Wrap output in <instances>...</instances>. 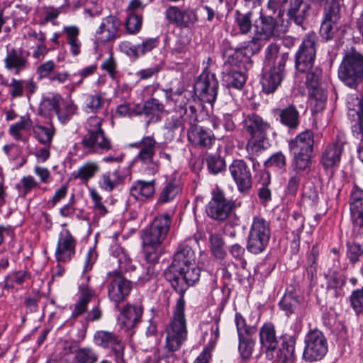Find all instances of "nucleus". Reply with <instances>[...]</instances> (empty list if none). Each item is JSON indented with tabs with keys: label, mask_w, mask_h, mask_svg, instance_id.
Instances as JSON below:
<instances>
[{
	"label": "nucleus",
	"mask_w": 363,
	"mask_h": 363,
	"mask_svg": "<svg viewBox=\"0 0 363 363\" xmlns=\"http://www.w3.org/2000/svg\"><path fill=\"white\" fill-rule=\"evenodd\" d=\"M91 198L94 202L95 211L101 216H105L107 210L102 203V198L94 189H89Z\"/></svg>",
	"instance_id": "nucleus-63"
},
{
	"label": "nucleus",
	"mask_w": 363,
	"mask_h": 363,
	"mask_svg": "<svg viewBox=\"0 0 363 363\" xmlns=\"http://www.w3.org/2000/svg\"><path fill=\"white\" fill-rule=\"evenodd\" d=\"M32 130L35 138L43 144L50 143L55 133L52 125L49 126L35 125L32 127Z\"/></svg>",
	"instance_id": "nucleus-40"
},
{
	"label": "nucleus",
	"mask_w": 363,
	"mask_h": 363,
	"mask_svg": "<svg viewBox=\"0 0 363 363\" xmlns=\"http://www.w3.org/2000/svg\"><path fill=\"white\" fill-rule=\"evenodd\" d=\"M270 235L269 223L262 217L255 216L250 229L247 250L255 255L262 252L268 246Z\"/></svg>",
	"instance_id": "nucleus-8"
},
{
	"label": "nucleus",
	"mask_w": 363,
	"mask_h": 363,
	"mask_svg": "<svg viewBox=\"0 0 363 363\" xmlns=\"http://www.w3.org/2000/svg\"><path fill=\"white\" fill-rule=\"evenodd\" d=\"M121 25V21L116 16H109L103 18L96 33V41L105 43L118 38Z\"/></svg>",
	"instance_id": "nucleus-17"
},
{
	"label": "nucleus",
	"mask_w": 363,
	"mask_h": 363,
	"mask_svg": "<svg viewBox=\"0 0 363 363\" xmlns=\"http://www.w3.org/2000/svg\"><path fill=\"white\" fill-rule=\"evenodd\" d=\"M243 128L250 135V138H264L267 135L269 124L259 116L251 113L245 116L242 121Z\"/></svg>",
	"instance_id": "nucleus-25"
},
{
	"label": "nucleus",
	"mask_w": 363,
	"mask_h": 363,
	"mask_svg": "<svg viewBox=\"0 0 363 363\" xmlns=\"http://www.w3.org/2000/svg\"><path fill=\"white\" fill-rule=\"evenodd\" d=\"M159 45L157 38H150L144 40L140 44L138 45L139 56H143L146 53L152 51Z\"/></svg>",
	"instance_id": "nucleus-62"
},
{
	"label": "nucleus",
	"mask_w": 363,
	"mask_h": 363,
	"mask_svg": "<svg viewBox=\"0 0 363 363\" xmlns=\"http://www.w3.org/2000/svg\"><path fill=\"white\" fill-rule=\"evenodd\" d=\"M180 191V187L175 183H168L162 190L158 201L160 203H167L173 200Z\"/></svg>",
	"instance_id": "nucleus-53"
},
{
	"label": "nucleus",
	"mask_w": 363,
	"mask_h": 363,
	"mask_svg": "<svg viewBox=\"0 0 363 363\" xmlns=\"http://www.w3.org/2000/svg\"><path fill=\"white\" fill-rule=\"evenodd\" d=\"M98 170L99 166L96 163L86 162L79 168L75 178L81 180L90 179Z\"/></svg>",
	"instance_id": "nucleus-54"
},
{
	"label": "nucleus",
	"mask_w": 363,
	"mask_h": 363,
	"mask_svg": "<svg viewBox=\"0 0 363 363\" xmlns=\"http://www.w3.org/2000/svg\"><path fill=\"white\" fill-rule=\"evenodd\" d=\"M266 43L267 41L254 33L253 37L250 40L243 42L240 44V49L244 55L250 57L259 52Z\"/></svg>",
	"instance_id": "nucleus-37"
},
{
	"label": "nucleus",
	"mask_w": 363,
	"mask_h": 363,
	"mask_svg": "<svg viewBox=\"0 0 363 363\" xmlns=\"http://www.w3.org/2000/svg\"><path fill=\"white\" fill-rule=\"evenodd\" d=\"M345 144L344 139L338 137L326 146L321 156L323 167H335L340 163Z\"/></svg>",
	"instance_id": "nucleus-22"
},
{
	"label": "nucleus",
	"mask_w": 363,
	"mask_h": 363,
	"mask_svg": "<svg viewBox=\"0 0 363 363\" xmlns=\"http://www.w3.org/2000/svg\"><path fill=\"white\" fill-rule=\"evenodd\" d=\"M347 108L350 116H357V122L352 126V133L357 139L363 142V95L360 99L353 96L348 97Z\"/></svg>",
	"instance_id": "nucleus-21"
},
{
	"label": "nucleus",
	"mask_w": 363,
	"mask_h": 363,
	"mask_svg": "<svg viewBox=\"0 0 363 363\" xmlns=\"http://www.w3.org/2000/svg\"><path fill=\"white\" fill-rule=\"evenodd\" d=\"M143 313L141 306L127 304L120 311L118 321L121 327L125 330L134 328L140 322Z\"/></svg>",
	"instance_id": "nucleus-23"
},
{
	"label": "nucleus",
	"mask_w": 363,
	"mask_h": 363,
	"mask_svg": "<svg viewBox=\"0 0 363 363\" xmlns=\"http://www.w3.org/2000/svg\"><path fill=\"white\" fill-rule=\"evenodd\" d=\"M218 81L215 74L203 72L194 84V92L199 99L212 104L217 97Z\"/></svg>",
	"instance_id": "nucleus-15"
},
{
	"label": "nucleus",
	"mask_w": 363,
	"mask_h": 363,
	"mask_svg": "<svg viewBox=\"0 0 363 363\" xmlns=\"http://www.w3.org/2000/svg\"><path fill=\"white\" fill-rule=\"evenodd\" d=\"M198 21L199 17L196 11L188 9L182 11L180 26L182 28H191Z\"/></svg>",
	"instance_id": "nucleus-58"
},
{
	"label": "nucleus",
	"mask_w": 363,
	"mask_h": 363,
	"mask_svg": "<svg viewBox=\"0 0 363 363\" xmlns=\"http://www.w3.org/2000/svg\"><path fill=\"white\" fill-rule=\"evenodd\" d=\"M102 118L92 116L86 120L84 128L86 131L82 145L91 152H106L112 147L111 140L106 137L102 128Z\"/></svg>",
	"instance_id": "nucleus-6"
},
{
	"label": "nucleus",
	"mask_w": 363,
	"mask_h": 363,
	"mask_svg": "<svg viewBox=\"0 0 363 363\" xmlns=\"http://www.w3.org/2000/svg\"><path fill=\"white\" fill-rule=\"evenodd\" d=\"M75 359L78 363H95L98 360V355L94 350L84 347L76 352Z\"/></svg>",
	"instance_id": "nucleus-52"
},
{
	"label": "nucleus",
	"mask_w": 363,
	"mask_h": 363,
	"mask_svg": "<svg viewBox=\"0 0 363 363\" xmlns=\"http://www.w3.org/2000/svg\"><path fill=\"white\" fill-rule=\"evenodd\" d=\"M172 224L171 217L162 214L155 218L150 226L143 230L142 239L147 265L143 267L146 276H135L139 284L150 281L159 272L155 264L162 252V243L166 238Z\"/></svg>",
	"instance_id": "nucleus-3"
},
{
	"label": "nucleus",
	"mask_w": 363,
	"mask_h": 363,
	"mask_svg": "<svg viewBox=\"0 0 363 363\" xmlns=\"http://www.w3.org/2000/svg\"><path fill=\"white\" fill-rule=\"evenodd\" d=\"M164 106L156 99L152 98L144 104H138L133 108L135 115H145L149 117L147 123L149 124L160 120V114L162 112Z\"/></svg>",
	"instance_id": "nucleus-26"
},
{
	"label": "nucleus",
	"mask_w": 363,
	"mask_h": 363,
	"mask_svg": "<svg viewBox=\"0 0 363 363\" xmlns=\"http://www.w3.org/2000/svg\"><path fill=\"white\" fill-rule=\"evenodd\" d=\"M104 104V94L89 95L85 102L86 111L89 113H97L103 108Z\"/></svg>",
	"instance_id": "nucleus-44"
},
{
	"label": "nucleus",
	"mask_w": 363,
	"mask_h": 363,
	"mask_svg": "<svg viewBox=\"0 0 363 363\" xmlns=\"http://www.w3.org/2000/svg\"><path fill=\"white\" fill-rule=\"evenodd\" d=\"M213 255L220 259H223L226 252L223 249L224 242L218 234H211L209 237Z\"/></svg>",
	"instance_id": "nucleus-47"
},
{
	"label": "nucleus",
	"mask_w": 363,
	"mask_h": 363,
	"mask_svg": "<svg viewBox=\"0 0 363 363\" xmlns=\"http://www.w3.org/2000/svg\"><path fill=\"white\" fill-rule=\"evenodd\" d=\"M350 211L352 224L363 227V189L354 185L350 196Z\"/></svg>",
	"instance_id": "nucleus-20"
},
{
	"label": "nucleus",
	"mask_w": 363,
	"mask_h": 363,
	"mask_svg": "<svg viewBox=\"0 0 363 363\" xmlns=\"http://www.w3.org/2000/svg\"><path fill=\"white\" fill-rule=\"evenodd\" d=\"M337 75L345 86L357 89L363 82V55L354 50L347 52L339 66Z\"/></svg>",
	"instance_id": "nucleus-7"
},
{
	"label": "nucleus",
	"mask_w": 363,
	"mask_h": 363,
	"mask_svg": "<svg viewBox=\"0 0 363 363\" xmlns=\"http://www.w3.org/2000/svg\"><path fill=\"white\" fill-rule=\"evenodd\" d=\"M143 17L136 13H128L125 26L128 33H138L142 26Z\"/></svg>",
	"instance_id": "nucleus-49"
},
{
	"label": "nucleus",
	"mask_w": 363,
	"mask_h": 363,
	"mask_svg": "<svg viewBox=\"0 0 363 363\" xmlns=\"http://www.w3.org/2000/svg\"><path fill=\"white\" fill-rule=\"evenodd\" d=\"M187 137L189 141L194 145L206 149L210 148L215 142V137L211 130L197 125L189 128Z\"/></svg>",
	"instance_id": "nucleus-27"
},
{
	"label": "nucleus",
	"mask_w": 363,
	"mask_h": 363,
	"mask_svg": "<svg viewBox=\"0 0 363 363\" xmlns=\"http://www.w3.org/2000/svg\"><path fill=\"white\" fill-rule=\"evenodd\" d=\"M261 350L264 354V363H289L294 359L296 337L293 335L283 337L281 347H278V340L274 325L264 323L259 329Z\"/></svg>",
	"instance_id": "nucleus-4"
},
{
	"label": "nucleus",
	"mask_w": 363,
	"mask_h": 363,
	"mask_svg": "<svg viewBox=\"0 0 363 363\" xmlns=\"http://www.w3.org/2000/svg\"><path fill=\"white\" fill-rule=\"evenodd\" d=\"M342 4L343 0H331L325 3L320 35L327 41L333 39L339 29Z\"/></svg>",
	"instance_id": "nucleus-9"
},
{
	"label": "nucleus",
	"mask_w": 363,
	"mask_h": 363,
	"mask_svg": "<svg viewBox=\"0 0 363 363\" xmlns=\"http://www.w3.org/2000/svg\"><path fill=\"white\" fill-rule=\"evenodd\" d=\"M156 145L157 142L152 136L143 137L140 141L130 145L131 147L140 150L136 159L145 164H151L152 166L151 170L152 174L157 171V167L153 164Z\"/></svg>",
	"instance_id": "nucleus-19"
},
{
	"label": "nucleus",
	"mask_w": 363,
	"mask_h": 363,
	"mask_svg": "<svg viewBox=\"0 0 363 363\" xmlns=\"http://www.w3.org/2000/svg\"><path fill=\"white\" fill-rule=\"evenodd\" d=\"M350 304L357 313H363V287L352 292Z\"/></svg>",
	"instance_id": "nucleus-59"
},
{
	"label": "nucleus",
	"mask_w": 363,
	"mask_h": 363,
	"mask_svg": "<svg viewBox=\"0 0 363 363\" xmlns=\"http://www.w3.org/2000/svg\"><path fill=\"white\" fill-rule=\"evenodd\" d=\"M94 296V292L86 286H79V295L74 305L71 316L77 318L87 311V306Z\"/></svg>",
	"instance_id": "nucleus-30"
},
{
	"label": "nucleus",
	"mask_w": 363,
	"mask_h": 363,
	"mask_svg": "<svg viewBox=\"0 0 363 363\" xmlns=\"http://www.w3.org/2000/svg\"><path fill=\"white\" fill-rule=\"evenodd\" d=\"M76 240L67 229H63L57 241L55 257L58 262H67L75 255Z\"/></svg>",
	"instance_id": "nucleus-16"
},
{
	"label": "nucleus",
	"mask_w": 363,
	"mask_h": 363,
	"mask_svg": "<svg viewBox=\"0 0 363 363\" xmlns=\"http://www.w3.org/2000/svg\"><path fill=\"white\" fill-rule=\"evenodd\" d=\"M310 158L311 155H294V167L291 172V177L289 182L301 180L302 176L308 172Z\"/></svg>",
	"instance_id": "nucleus-33"
},
{
	"label": "nucleus",
	"mask_w": 363,
	"mask_h": 363,
	"mask_svg": "<svg viewBox=\"0 0 363 363\" xmlns=\"http://www.w3.org/2000/svg\"><path fill=\"white\" fill-rule=\"evenodd\" d=\"M269 146V144L267 136H264V138H250L245 146L247 152L246 158L251 160L253 162V166L255 167V162L258 157L262 155V154L268 149Z\"/></svg>",
	"instance_id": "nucleus-28"
},
{
	"label": "nucleus",
	"mask_w": 363,
	"mask_h": 363,
	"mask_svg": "<svg viewBox=\"0 0 363 363\" xmlns=\"http://www.w3.org/2000/svg\"><path fill=\"white\" fill-rule=\"evenodd\" d=\"M61 99L62 96L59 94L44 98L40 104V112L45 115L49 113L51 111H55L56 113Z\"/></svg>",
	"instance_id": "nucleus-46"
},
{
	"label": "nucleus",
	"mask_w": 363,
	"mask_h": 363,
	"mask_svg": "<svg viewBox=\"0 0 363 363\" xmlns=\"http://www.w3.org/2000/svg\"><path fill=\"white\" fill-rule=\"evenodd\" d=\"M97 69V65L94 64L79 70L77 73H74L72 75L73 80L71 84V91H73L76 87H78L82 84L84 79L92 75Z\"/></svg>",
	"instance_id": "nucleus-45"
},
{
	"label": "nucleus",
	"mask_w": 363,
	"mask_h": 363,
	"mask_svg": "<svg viewBox=\"0 0 363 363\" xmlns=\"http://www.w3.org/2000/svg\"><path fill=\"white\" fill-rule=\"evenodd\" d=\"M182 13V10L179 9V7L171 6L166 9L164 16L169 23L180 26Z\"/></svg>",
	"instance_id": "nucleus-61"
},
{
	"label": "nucleus",
	"mask_w": 363,
	"mask_h": 363,
	"mask_svg": "<svg viewBox=\"0 0 363 363\" xmlns=\"http://www.w3.org/2000/svg\"><path fill=\"white\" fill-rule=\"evenodd\" d=\"M155 191L154 183H134L130 188V195L138 201L151 198Z\"/></svg>",
	"instance_id": "nucleus-35"
},
{
	"label": "nucleus",
	"mask_w": 363,
	"mask_h": 363,
	"mask_svg": "<svg viewBox=\"0 0 363 363\" xmlns=\"http://www.w3.org/2000/svg\"><path fill=\"white\" fill-rule=\"evenodd\" d=\"M104 284L109 299L116 303V307L129 296L132 290V281L117 270L106 274Z\"/></svg>",
	"instance_id": "nucleus-11"
},
{
	"label": "nucleus",
	"mask_w": 363,
	"mask_h": 363,
	"mask_svg": "<svg viewBox=\"0 0 363 363\" xmlns=\"http://www.w3.org/2000/svg\"><path fill=\"white\" fill-rule=\"evenodd\" d=\"M7 86L10 89V94L12 99L21 97L23 94V81L13 78Z\"/></svg>",
	"instance_id": "nucleus-64"
},
{
	"label": "nucleus",
	"mask_w": 363,
	"mask_h": 363,
	"mask_svg": "<svg viewBox=\"0 0 363 363\" xmlns=\"http://www.w3.org/2000/svg\"><path fill=\"white\" fill-rule=\"evenodd\" d=\"M318 39L314 32L306 35L295 55V66L298 71L304 72L315 64Z\"/></svg>",
	"instance_id": "nucleus-13"
},
{
	"label": "nucleus",
	"mask_w": 363,
	"mask_h": 363,
	"mask_svg": "<svg viewBox=\"0 0 363 363\" xmlns=\"http://www.w3.org/2000/svg\"><path fill=\"white\" fill-rule=\"evenodd\" d=\"M164 277L180 294L173 307L172 318L166 329V347L169 351L174 352L181 347L187 336L184 294L200 277V269L196 264L195 253L191 247L184 245L179 246L171 265L164 272Z\"/></svg>",
	"instance_id": "nucleus-1"
},
{
	"label": "nucleus",
	"mask_w": 363,
	"mask_h": 363,
	"mask_svg": "<svg viewBox=\"0 0 363 363\" xmlns=\"http://www.w3.org/2000/svg\"><path fill=\"white\" fill-rule=\"evenodd\" d=\"M286 165V157L281 152H277L273 154L268 160L264 162L266 169L277 167L282 169Z\"/></svg>",
	"instance_id": "nucleus-60"
},
{
	"label": "nucleus",
	"mask_w": 363,
	"mask_h": 363,
	"mask_svg": "<svg viewBox=\"0 0 363 363\" xmlns=\"http://www.w3.org/2000/svg\"><path fill=\"white\" fill-rule=\"evenodd\" d=\"M246 82L245 75L239 71L230 70L223 74V83L228 88L241 89Z\"/></svg>",
	"instance_id": "nucleus-38"
},
{
	"label": "nucleus",
	"mask_w": 363,
	"mask_h": 363,
	"mask_svg": "<svg viewBox=\"0 0 363 363\" xmlns=\"http://www.w3.org/2000/svg\"><path fill=\"white\" fill-rule=\"evenodd\" d=\"M309 8L303 0H269L267 10L260 13L259 23L255 26L254 33L267 42L278 38L281 35L279 26L272 14L279 10V16L286 13L289 21L303 26Z\"/></svg>",
	"instance_id": "nucleus-2"
},
{
	"label": "nucleus",
	"mask_w": 363,
	"mask_h": 363,
	"mask_svg": "<svg viewBox=\"0 0 363 363\" xmlns=\"http://www.w3.org/2000/svg\"><path fill=\"white\" fill-rule=\"evenodd\" d=\"M235 206V201L228 199L217 185L211 191V199L206 206L207 216L217 221H224Z\"/></svg>",
	"instance_id": "nucleus-10"
},
{
	"label": "nucleus",
	"mask_w": 363,
	"mask_h": 363,
	"mask_svg": "<svg viewBox=\"0 0 363 363\" xmlns=\"http://www.w3.org/2000/svg\"><path fill=\"white\" fill-rule=\"evenodd\" d=\"M94 342L98 347L110 350L117 363H124L125 345L119 335L108 330H97L94 335Z\"/></svg>",
	"instance_id": "nucleus-14"
},
{
	"label": "nucleus",
	"mask_w": 363,
	"mask_h": 363,
	"mask_svg": "<svg viewBox=\"0 0 363 363\" xmlns=\"http://www.w3.org/2000/svg\"><path fill=\"white\" fill-rule=\"evenodd\" d=\"M304 343L303 357L307 362L320 360L328 352V340L323 333L319 330H311L305 337Z\"/></svg>",
	"instance_id": "nucleus-12"
},
{
	"label": "nucleus",
	"mask_w": 363,
	"mask_h": 363,
	"mask_svg": "<svg viewBox=\"0 0 363 363\" xmlns=\"http://www.w3.org/2000/svg\"><path fill=\"white\" fill-rule=\"evenodd\" d=\"M189 51V41L186 39L179 38L171 48V57L177 65L182 64Z\"/></svg>",
	"instance_id": "nucleus-39"
},
{
	"label": "nucleus",
	"mask_w": 363,
	"mask_h": 363,
	"mask_svg": "<svg viewBox=\"0 0 363 363\" xmlns=\"http://www.w3.org/2000/svg\"><path fill=\"white\" fill-rule=\"evenodd\" d=\"M29 52L21 48H11L4 59L5 68L16 74L25 70L28 65Z\"/></svg>",
	"instance_id": "nucleus-18"
},
{
	"label": "nucleus",
	"mask_w": 363,
	"mask_h": 363,
	"mask_svg": "<svg viewBox=\"0 0 363 363\" xmlns=\"http://www.w3.org/2000/svg\"><path fill=\"white\" fill-rule=\"evenodd\" d=\"M251 17V12L242 13L240 11H236L235 13V23L240 33L245 35L251 30L252 26Z\"/></svg>",
	"instance_id": "nucleus-43"
},
{
	"label": "nucleus",
	"mask_w": 363,
	"mask_h": 363,
	"mask_svg": "<svg viewBox=\"0 0 363 363\" xmlns=\"http://www.w3.org/2000/svg\"><path fill=\"white\" fill-rule=\"evenodd\" d=\"M175 109L185 123L189 125V128L197 125L198 108L192 102L180 101L179 104L175 105Z\"/></svg>",
	"instance_id": "nucleus-29"
},
{
	"label": "nucleus",
	"mask_w": 363,
	"mask_h": 363,
	"mask_svg": "<svg viewBox=\"0 0 363 363\" xmlns=\"http://www.w3.org/2000/svg\"><path fill=\"white\" fill-rule=\"evenodd\" d=\"M235 323L238 336L255 334L256 328L252 326L247 325L245 319L240 313H235Z\"/></svg>",
	"instance_id": "nucleus-55"
},
{
	"label": "nucleus",
	"mask_w": 363,
	"mask_h": 363,
	"mask_svg": "<svg viewBox=\"0 0 363 363\" xmlns=\"http://www.w3.org/2000/svg\"><path fill=\"white\" fill-rule=\"evenodd\" d=\"M309 96L311 104L313 106L315 111L318 112L324 109L327 96L323 89L311 91Z\"/></svg>",
	"instance_id": "nucleus-48"
},
{
	"label": "nucleus",
	"mask_w": 363,
	"mask_h": 363,
	"mask_svg": "<svg viewBox=\"0 0 363 363\" xmlns=\"http://www.w3.org/2000/svg\"><path fill=\"white\" fill-rule=\"evenodd\" d=\"M347 278L345 275L340 274L337 272H333L328 276L327 281V287L328 289H334L337 292L346 284Z\"/></svg>",
	"instance_id": "nucleus-57"
},
{
	"label": "nucleus",
	"mask_w": 363,
	"mask_h": 363,
	"mask_svg": "<svg viewBox=\"0 0 363 363\" xmlns=\"http://www.w3.org/2000/svg\"><path fill=\"white\" fill-rule=\"evenodd\" d=\"M278 116L281 123L289 129H296L299 125V112L293 104L279 109Z\"/></svg>",
	"instance_id": "nucleus-31"
},
{
	"label": "nucleus",
	"mask_w": 363,
	"mask_h": 363,
	"mask_svg": "<svg viewBox=\"0 0 363 363\" xmlns=\"http://www.w3.org/2000/svg\"><path fill=\"white\" fill-rule=\"evenodd\" d=\"M208 169L214 174L222 172L225 167V160L218 155H208L206 158Z\"/></svg>",
	"instance_id": "nucleus-56"
},
{
	"label": "nucleus",
	"mask_w": 363,
	"mask_h": 363,
	"mask_svg": "<svg viewBox=\"0 0 363 363\" xmlns=\"http://www.w3.org/2000/svg\"><path fill=\"white\" fill-rule=\"evenodd\" d=\"M32 121L28 117H22L21 121L11 125L9 131L16 140H21V130H27L33 127Z\"/></svg>",
	"instance_id": "nucleus-51"
},
{
	"label": "nucleus",
	"mask_w": 363,
	"mask_h": 363,
	"mask_svg": "<svg viewBox=\"0 0 363 363\" xmlns=\"http://www.w3.org/2000/svg\"><path fill=\"white\" fill-rule=\"evenodd\" d=\"M306 73V85L309 92L314 89H323L320 86V80L322 77V69L317 65H312L311 68L303 72Z\"/></svg>",
	"instance_id": "nucleus-41"
},
{
	"label": "nucleus",
	"mask_w": 363,
	"mask_h": 363,
	"mask_svg": "<svg viewBox=\"0 0 363 363\" xmlns=\"http://www.w3.org/2000/svg\"><path fill=\"white\" fill-rule=\"evenodd\" d=\"M77 112V106L71 100L65 101L62 98L57 109L56 115L61 123H66Z\"/></svg>",
	"instance_id": "nucleus-36"
},
{
	"label": "nucleus",
	"mask_w": 363,
	"mask_h": 363,
	"mask_svg": "<svg viewBox=\"0 0 363 363\" xmlns=\"http://www.w3.org/2000/svg\"><path fill=\"white\" fill-rule=\"evenodd\" d=\"M277 44L271 43L265 50L266 60L272 67L265 72L261 79L262 90L266 94L274 93L281 85L285 77L284 67L288 60V52L279 53Z\"/></svg>",
	"instance_id": "nucleus-5"
},
{
	"label": "nucleus",
	"mask_w": 363,
	"mask_h": 363,
	"mask_svg": "<svg viewBox=\"0 0 363 363\" xmlns=\"http://www.w3.org/2000/svg\"><path fill=\"white\" fill-rule=\"evenodd\" d=\"M292 217L293 220L291 221V225L294 228V233H296L294 239L292 241V245H294L296 247H298L300 235L304 228V218L301 213L298 212H294Z\"/></svg>",
	"instance_id": "nucleus-50"
},
{
	"label": "nucleus",
	"mask_w": 363,
	"mask_h": 363,
	"mask_svg": "<svg viewBox=\"0 0 363 363\" xmlns=\"http://www.w3.org/2000/svg\"><path fill=\"white\" fill-rule=\"evenodd\" d=\"M252 335H243L238 336V350L243 359H249L254 350L255 340L252 337Z\"/></svg>",
	"instance_id": "nucleus-42"
},
{
	"label": "nucleus",
	"mask_w": 363,
	"mask_h": 363,
	"mask_svg": "<svg viewBox=\"0 0 363 363\" xmlns=\"http://www.w3.org/2000/svg\"><path fill=\"white\" fill-rule=\"evenodd\" d=\"M62 32L66 35V40L72 55L73 56L79 55L82 47V43L79 39V28L76 26H65Z\"/></svg>",
	"instance_id": "nucleus-32"
},
{
	"label": "nucleus",
	"mask_w": 363,
	"mask_h": 363,
	"mask_svg": "<svg viewBox=\"0 0 363 363\" xmlns=\"http://www.w3.org/2000/svg\"><path fill=\"white\" fill-rule=\"evenodd\" d=\"M314 145L313 133L311 130H305L299 133L289 143L294 155H311Z\"/></svg>",
	"instance_id": "nucleus-24"
},
{
	"label": "nucleus",
	"mask_w": 363,
	"mask_h": 363,
	"mask_svg": "<svg viewBox=\"0 0 363 363\" xmlns=\"http://www.w3.org/2000/svg\"><path fill=\"white\" fill-rule=\"evenodd\" d=\"M229 171L235 182H250L251 171L242 160H236L229 167Z\"/></svg>",
	"instance_id": "nucleus-34"
}]
</instances>
